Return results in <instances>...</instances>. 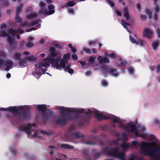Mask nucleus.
<instances>
[{"label": "nucleus", "instance_id": "nucleus-58", "mask_svg": "<svg viewBox=\"0 0 160 160\" xmlns=\"http://www.w3.org/2000/svg\"><path fill=\"white\" fill-rule=\"evenodd\" d=\"M156 7L155 8V11L156 13H158L159 11V8L158 4L155 5Z\"/></svg>", "mask_w": 160, "mask_h": 160}, {"label": "nucleus", "instance_id": "nucleus-46", "mask_svg": "<svg viewBox=\"0 0 160 160\" xmlns=\"http://www.w3.org/2000/svg\"><path fill=\"white\" fill-rule=\"evenodd\" d=\"M35 67L38 68H40L43 67L42 62H40L35 65Z\"/></svg>", "mask_w": 160, "mask_h": 160}, {"label": "nucleus", "instance_id": "nucleus-41", "mask_svg": "<svg viewBox=\"0 0 160 160\" xmlns=\"http://www.w3.org/2000/svg\"><path fill=\"white\" fill-rule=\"evenodd\" d=\"M26 46L28 48H31L33 46V44L31 41H29L26 43Z\"/></svg>", "mask_w": 160, "mask_h": 160}, {"label": "nucleus", "instance_id": "nucleus-13", "mask_svg": "<svg viewBox=\"0 0 160 160\" xmlns=\"http://www.w3.org/2000/svg\"><path fill=\"white\" fill-rule=\"evenodd\" d=\"M22 28L21 26H19V28H17L15 29H10L9 30L8 33L9 34L11 35L12 36H15L16 35V33L18 32L21 34H22L24 32V31L23 29H22L21 28Z\"/></svg>", "mask_w": 160, "mask_h": 160}, {"label": "nucleus", "instance_id": "nucleus-36", "mask_svg": "<svg viewBox=\"0 0 160 160\" xmlns=\"http://www.w3.org/2000/svg\"><path fill=\"white\" fill-rule=\"evenodd\" d=\"M8 35H7L5 30L1 29L0 30V36L2 37H4L7 36Z\"/></svg>", "mask_w": 160, "mask_h": 160}, {"label": "nucleus", "instance_id": "nucleus-30", "mask_svg": "<svg viewBox=\"0 0 160 160\" xmlns=\"http://www.w3.org/2000/svg\"><path fill=\"white\" fill-rule=\"evenodd\" d=\"M159 42L158 41L152 42V47L154 50H156L159 45Z\"/></svg>", "mask_w": 160, "mask_h": 160}, {"label": "nucleus", "instance_id": "nucleus-21", "mask_svg": "<svg viewBox=\"0 0 160 160\" xmlns=\"http://www.w3.org/2000/svg\"><path fill=\"white\" fill-rule=\"evenodd\" d=\"M76 2L74 0L70 1L67 2L66 3H65L62 6V8H67L68 7H73L76 5Z\"/></svg>", "mask_w": 160, "mask_h": 160}, {"label": "nucleus", "instance_id": "nucleus-15", "mask_svg": "<svg viewBox=\"0 0 160 160\" xmlns=\"http://www.w3.org/2000/svg\"><path fill=\"white\" fill-rule=\"evenodd\" d=\"M143 34L144 37L150 39L153 34V32L150 29L145 28L144 30Z\"/></svg>", "mask_w": 160, "mask_h": 160}, {"label": "nucleus", "instance_id": "nucleus-10", "mask_svg": "<svg viewBox=\"0 0 160 160\" xmlns=\"http://www.w3.org/2000/svg\"><path fill=\"white\" fill-rule=\"evenodd\" d=\"M7 41L9 45L11 46V50L14 49L16 47L17 42L15 41V39L12 38L9 35L7 36Z\"/></svg>", "mask_w": 160, "mask_h": 160}, {"label": "nucleus", "instance_id": "nucleus-44", "mask_svg": "<svg viewBox=\"0 0 160 160\" xmlns=\"http://www.w3.org/2000/svg\"><path fill=\"white\" fill-rule=\"evenodd\" d=\"M144 41L142 40H140L138 41H137L136 44L139 45L140 46H142L143 45Z\"/></svg>", "mask_w": 160, "mask_h": 160}, {"label": "nucleus", "instance_id": "nucleus-49", "mask_svg": "<svg viewBox=\"0 0 160 160\" xmlns=\"http://www.w3.org/2000/svg\"><path fill=\"white\" fill-rule=\"evenodd\" d=\"M40 21V19H38L34 21H32L31 25L32 26H33L37 24Z\"/></svg>", "mask_w": 160, "mask_h": 160}, {"label": "nucleus", "instance_id": "nucleus-52", "mask_svg": "<svg viewBox=\"0 0 160 160\" xmlns=\"http://www.w3.org/2000/svg\"><path fill=\"white\" fill-rule=\"evenodd\" d=\"M36 59V58L34 57L33 56H29L28 58V60L32 61H35Z\"/></svg>", "mask_w": 160, "mask_h": 160}, {"label": "nucleus", "instance_id": "nucleus-40", "mask_svg": "<svg viewBox=\"0 0 160 160\" xmlns=\"http://www.w3.org/2000/svg\"><path fill=\"white\" fill-rule=\"evenodd\" d=\"M15 20L18 23H21L22 19L19 17L18 14H16Z\"/></svg>", "mask_w": 160, "mask_h": 160}, {"label": "nucleus", "instance_id": "nucleus-9", "mask_svg": "<svg viewBox=\"0 0 160 160\" xmlns=\"http://www.w3.org/2000/svg\"><path fill=\"white\" fill-rule=\"evenodd\" d=\"M88 111L89 112H86L85 113V115H81V113H80L79 112H77L78 113L80 114L81 115V116H82L79 118L78 119H80V121L79 122L80 126H83L86 123H87V122H88V119L86 116V115H87L89 114V113H92V112L90 110V109H88Z\"/></svg>", "mask_w": 160, "mask_h": 160}, {"label": "nucleus", "instance_id": "nucleus-50", "mask_svg": "<svg viewBox=\"0 0 160 160\" xmlns=\"http://www.w3.org/2000/svg\"><path fill=\"white\" fill-rule=\"evenodd\" d=\"M34 132V134L32 135V137H38V138H42L41 137L38 136L37 135V130L36 129H34L33 130Z\"/></svg>", "mask_w": 160, "mask_h": 160}, {"label": "nucleus", "instance_id": "nucleus-62", "mask_svg": "<svg viewBox=\"0 0 160 160\" xmlns=\"http://www.w3.org/2000/svg\"><path fill=\"white\" fill-rule=\"evenodd\" d=\"M115 12L118 16H122L121 12L118 10H116Z\"/></svg>", "mask_w": 160, "mask_h": 160}, {"label": "nucleus", "instance_id": "nucleus-18", "mask_svg": "<svg viewBox=\"0 0 160 160\" xmlns=\"http://www.w3.org/2000/svg\"><path fill=\"white\" fill-rule=\"evenodd\" d=\"M98 60L100 64L102 63H108L110 62L109 59L107 58L104 57L102 58V57L100 56H98Z\"/></svg>", "mask_w": 160, "mask_h": 160}, {"label": "nucleus", "instance_id": "nucleus-11", "mask_svg": "<svg viewBox=\"0 0 160 160\" xmlns=\"http://www.w3.org/2000/svg\"><path fill=\"white\" fill-rule=\"evenodd\" d=\"M7 41L9 45L11 46V50L14 49L16 47L17 42L15 41V39L12 38L9 35L7 36Z\"/></svg>", "mask_w": 160, "mask_h": 160}, {"label": "nucleus", "instance_id": "nucleus-59", "mask_svg": "<svg viewBox=\"0 0 160 160\" xmlns=\"http://www.w3.org/2000/svg\"><path fill=\"white\" fill-rule=\"evenodd\" d=\"M6 56V54L3 51H0V57H4Z\"/></svg>", "mask_w": 160, "mask_h": 160}, {"label": "nucleus", "instance_id": "nucleus-37", "mask_svg": "<svg viewBox=\"0 0 160 160\" xmlns=\"http://www.w3.org/2000/svg\"><path fill=\"white\" fill-rule=\"evenodd\" d=\"M2 2V5L4 7L8 6L9 5V2L8 0H0Z\"/></svg>", "mask_w": 160, "mask_h": 160}, {"label": "nucleus", "instance_id": "nucleus-6", "mask_svg": "<svg viewBox=\"0 0 160 160\" xmlns=\"http://www.w3.org/2000/svg\"><path fill=\"white\" fill-rule=\"evenodd\" d=\"M54 6L53 5H50L48 6L49 11H48L46 8L44 7L41 8L40 10L39 11V13L42 14H45V15H51L53 14L55 12L54 10Z\"/></svg>", "mask_w": 160, "mask_h": 160}, {"label": "nucleus", "instance_id": "nucleus-27", "mask_svg": "<svg viewBox=\"0 0 160 160\" xmlns=\"http://www.w3.org/2000/svg\"><path fill=\"white\" fill-rule=\"evenodd\" d=\"M104 148H102L100 152H97L95 153V154L94 155V157L95 158H98L99 157L102 155H107V153L102 152V150Z\"/></svg>", "mask_w": 160, "mask_h": 160}, {"label": "nucleus", "instance_id": "nucleus-55", "mask_svg": "<svg viewBox=\"0 0 160 160\" xmlns=\"http://www.w3.org/2000/svg\"><path fill=\"white\" fill-rule=\"evenodd\" d=\"M63 58L67 59L68 61L70 58V55L69 54H66L63 55Z\"/></svg>", "mask_w": 160, "mask_h": 160}, {"label": "nucleus", "instance_id": "nucleus-38", "mask_svg": "<svg viewBox=\"0 0 160 160\" xmlns=\"http://www.w3.org/2000/svg\"><path fill=\"white\" fill-rule=\"evenodd\" d=\"M37 17V15L36 13H32L30 14H28L27 15L26 18L28 19H31L34 17Z\"/></svg>", "mask_w": 160, "mask_h": 160}, {"label": "nucleus", "instance_id": "nucleus-24", "mask_svg": "<svg viewBox=\"0 0 160 160\" xmlns=\"http://www.w3.org/2000/svg\"><path fill=\"white\" fill-rule=\"evenodd\" d=\"M61 147L62 148L67 149H72L74 148L73 146L65 143L62 144Z\"/></svg>", "mask_w": 160, "mask_h": 160}, {"label": "nucleus", "instance_id": "nucleus-51", "mask_svg": "<svg viewBox=\"0 0 160 160\" xmlns=\"http://www.w3.org/2000/svg\"><path fill=\"white\" fill-rule=\"evenodd\" d=\"M148 138L150 141H152L156 139V137L153 135H150L148 136Z\"/></svg>", "mask_w": 160, "mask_h": 160}, {"label": "nucleus", "instance_id": "nucleus-42", "mask_svg": "<svg viewBox=\"0 0 160 160\" xmlns=\"http://www.w3.org/2000/svg\"><path fill=\"white\" fill-rule=\"evenodd\" d=\"M119 61L120 62L121 66H124L127 63V62L126 61L122 60L121 58H120Z\"/></svg>", "mask_w": 160, "mask_h": 160}, {"label": "nucleus", "instance_id": "nucleus-23", "mask_svg": "<svg viewBox=\"0 0 160 160\" xmlns=\"http://www.w3.org/2000/svg\"><path fill=\"white\" fill-rule=\"evenodd\" d=\"M47 111L46 112L45 117L48 116V119L50 117H53L54 116V112L50 110V109H47Z\"/></svg>", "mask_w": 160, "mask_h": 160}, {"label": "nucleus", "instance_id": "nucleus-22", "mask_svg": "<svg viewBox=\"0 0 160 160\" xmlns=\"http://www.w3.org/2000/svg\"><path fill=\"white\" fill-rule=\"evenodd\" d=\"M71 137L73 139H78L81 138L83 137V136L80 134L79 132H76L72 133L71 134Z\"/></svg>", "mask_w": 160, "mask_h": 160}, {"label": "nucleus", "instance_id": "nucleus-31", "mask_svg": "<svg viewBox=\"0 0 160 160\" xmlns=\"http://www.w3.org/2000/svg\"><path fill=\"white\" fill-rule=\"evenodd\" d=\"M118 126L119 128L125 129L126 131H128V127L126 126L122 122H121L118 124Z\"/></svg>", "mask_w": 160, "mask_h": 160}, {"label": "nucleus", "instance_id": "nucleus-53", "mask_svg": "<svg viewBox=\"0 0 160 160\" xmlns=\"http://www.w3.org/2000/svg\"><path fill=\"white\" fill-rule=\"evenodd\" d=\"M129 38L130 41L132 43H136L137 41L133 38L132 36L130 35L129 36Z\"/></svg>", "mask_w": 160, "mask_h": 160}, {"label": "nucleus", "instance_id": "nucleus-26", "mask_svg": "<svg viewBox=\"0 0 160 160\" xmlns=\"http://www.w3.org/2000/svg\"><path fill=\"white\" fill-rule=\"evenodd\" d=\"M124 12V16L125 17L127 20H129V12L127 8H124L123 9Z\"/></svg>", "mask_w": 160, "mask_h": 160}, {"label": "nucleus", "instance_id": "nucleus-20", "mask_svg": "<svg viewBox=\"0 0 160 160\" xmlns=\"http://www.w3.org/2000/svg\"><path fill=\"white\" fill-rule=\"evenodd\" d=\"M49 51L50 53V57L52 58H55L57 55V52L56 51L55 48L54 47L49 48Z\"/></svg>", "mask_w": 160, "mask_h": 160}, {"label": "nucleus", "instance_id": "nucleus-12", "mask_svg": "<svg viewBox=\"0 0 160 160\" xmlns=\"http://www.w3.org/2000/svg\"><path fill=\"white\" fill-rule=\"evenodd\" d=\"M50 58L49 59V61L50 63L53 64V65L57 69L61 70H62V68H61L60 65L58 64L59 58Z\"/></svg>", "mask_w": 160, "mask_h": 160}, {"label": "nucleus", "instance_id": "nucleus-61", "mask_svg": "<svg viewBox=\"0 0 160 160\" xmlns=\"http://www.w3.org/2000/svg\"><path fill=\"white\" fill-rule=\"evenodd\" d=\"M1 29L5 30L6 29V25L5 24L3 23L0 25Z\"/></svg>", "mask_w": 160, "mask_h": 160}, {"label": "nucleus", "instance_id": "nucleus-7", "mask_svg": "<svg viewBox=\"0 0 160 160\" xmlns=\"http://www.w3.org/2000/svg\"><path fill=\"white\" fill-rule=\"evenodd\" d=\"M103 72L105 75L106 76L108 72L113 76L117 77L118 75V74L116 69L111 68L108 69V67L107 66H104L102 67Z\"/></svg>", "mask_w": 160, "mask_h": 160}, {"label": "nucleus", "instance_id": "nucleus-32", "mask_svg": "<svg viewBox=\"0 0 160 160\" xmlns=\"http://www.w3.org/2000/svg\"><path fill=\"white\" fill-rule=\"evenodd\" d=\"M96 57L93 56H90L89 58L88 62L90 64H93L94 63Z\"/></svg>", "mask_w": 160, "mask_h": 160}, {"label": "nucleus", "instance_id": "nucleus-5", "mask_svg": "<svg viewBox=\"0 0 160 160\" xmlns=\"http://www.w3.org/2000/svg\"><path fill=\"white\" fill-rule=\"evenodd\" d=\"M18 110V108L17 107ZM18 115V118L20 120H26L30 118L31 111L30 109L27 107V108L23 111H20L18 112L15 113Z\"/></svg>", "mask_w": 160, "mask_h": 160}, {"label": "nucleus", "instance_id": "nucleus-45", "mask_svg": "<svg viewBox=\"0 0 160 160\" xmlns=\"http://www.w3.org/2000/svg\"><path fill=\"white\" fill-rule=\"evenodd\" d=\"M101 83V85L104 87L107 86L108 85L107 82L104 79L102 80Z\"/></svg>", "mask_w": 160, "mask_h": 160}, {"label": "nucleus", "instance_id": "nucleus-63", "mask_svg": "<svg viewBox=\"0 0 160 160\" xmlns=\"http://www.w3.org/2000/svg\"><path fill=\"white\" fill-rule=\"evenodd\" d=\"M97 41L96 40L91 41L89 42V46H90L92 44H94L96 43Z\"/></svg>", "mask_w": 160, "mask_h": 160}, {"label": "nucleus", "instance_id": "nucleus-43", "mask_svg": "<svg viewBox=\"0 0 160 160\" xmlns=\"http://www.w3.org/2000/svg\"><path fill=\"white\" fill-rule=\"evenodd\" d=\"M13 155H16L17 152V151L16 150V148L14 147H12L10 149Z\"/></svg>", "mask_w": 160, "mask_h": 160}, {"label": "nucleus", "instance_id": "nucleus-56", "mask_svg": "<svg viewBox=\"0 0 160 160\" xmlns=\"http://www.w3.org/2000/svg\"><path fill=\"white\" fill-rule=\"evenodd\" d=\"M84 143L88 145H94L96 144L95 142H91L89 141H86L84 142Z\"/></svg>", "mask_w": 160, "mask_h": 160}, {"label": "nucleus", "instance_id": "nucleus-33", "mask_svg": "<svg viewBox=\"0 0 160 160\" xmlns=\"http://www.w3.org/2000/svg\"><path fill=\"white\" fill-rule=\"evenodd\" d=\"M121 21L122 24V26L124 27V28L126 29H127V26H129L130 25L129 23L126 22L123 19H122Z\"/></svg>", "mask_w": 160, "mask_h": 160}, {"label": "nucleus", "instance_id": "nucleus-57", "mask_svg": "<svg viewBox=\"0 0 160 160\" xmlns=\"http://www.w3.org/2000/svg\"><path fill=\"white\" fill-rule=\"evenodd\" d=\"M60 66L61 67V68H64L65 67H66V63L64 62H63L62 61H60Z\"/></svg>", "mask_w": 160, "mask_h": 160}, {"label": "nucleus", "instance_id": "nucleus-3", "mask_svg": "<svg viewBox=\"0 0 160 160\" xmlns=\"http://www.w3.org/2000/svg\"><path fill=\"white\" fill-rule=\"evenodd\" d=\"M102 152L107 153V155L116 157L120 160H126V153L123 151L119 152L118 147L112 148L107 146L104 148Z\"/></svg>", "mask_w": 160, "mask_h": 160}, {"label": "nucleus", "instance_id": "nucleus-39", "mask_svg": "<svg viewBox=\"0 0 160 160\" xmlns=\"http://www.w3.org/2000/svg\"><path fill=\"white\" fill-rule=\"evenodd\" d=\"M121 147L123 148L124 149H126L128 148L130 145L129 144V143H127V144H121L120 145Z\"/></svg>", "mask_w": 160, "mask_h": 160}, {"label": "nucleus", "instance_id": "nucleus-16", "mask_svg": "<svg viewBox=\"0 0 160 160\" xmlns=\"http://www.w3.org/2000/svg\"><path fill=\"white\" fill-rule=\"evenodd\" d=\"M127 127H128V131H127L130 132H135L137 130V127L136 125L133 124V122H130L127 124Z\"/></svg>", "mask_w": 160, "mask_h": 160}, {"label": "nucleus", "instance_id": "nucleus-19", "mask_svg": "<svg viewBox=\"0 0 160 160\" xmlns=\"http://www.w3.org/2000/svg\"><path fill=\"white\" fill-rule=\"evenodd\" d=\"M32 124L30 123L28 124L26 126H21L18 128V130L22 131H26L28 129H30Z\"/></svg>", "mask_w": 160, "mask_h": 160}, {"label": "nucleus", "instance_id": "nucleus-54", "mask_svg": "<svg viewBox=\"0 0 160 160\" xmlns=\"http://www.w3.org/2000/svg\"><path fill=\"white\" fill-rule=\"evenodd\" d=\"M108 56L113 58H115L116 57V55L114 52H112L109 54Z\"/></svg>", "mask_w": 160, "mask_h": 160}, {"label": "nucleus", "instance_id": "nucleus-47", "mask_svg": "<svg viewBox=\"0 0 160 160\" xmlns=\"http://www.w3.org/2000/svg\"><path fill=\"white\" fill-rule=\"evenodd\" d=\"M83 50L88 54H91V50L86 48L84 47L83 48Z\"/></svg>", "mask_w": 160, "mask_h": 160}, {"label": "nucleus", "instance_id": "nucleus-2", "mask_svg": "<svg viewBox=\"0 0 160 160\" xmlns=\"http://www.w3.org/2000/svg\"><path fill=\"white\" fill-rule=\"evenodd\" d=\"M157 143L153 142L151 143L142 141L140 145L142 153L144 155H148L153 158V160H160L159 156H157L155 152H157L158 149L153 148L152 147L157 146Z\"/></svg>", "mask_w": 160, "mask_h": 160}, {"label": "nucleus", "instance_id": "nucleus-35", "mask_svg": "<svg viewBox=\"0 0 160 160\" xmlns=\"http://www.w3.org/2000/svg\"><path fill=\"white\" fill-rule=\"evenodd\" d=\"M23 5L22 4H21L19 5V7L17 8V9H16V14H18L19 15V13L22 10V9L23 7Z\"/></svg>", "mask_w": 160, "mask_h": 160}, {"label": "nucleus", "instance_id": "nucleus-1", "mask_svg": "<svg viewBox=\"0 0 160 160\" xmlns=\"http://www.w3.org/2000/svg\"><path fill=\"white\" fill-rule=\"evenodd\" d=\"M58 109L60 110V112L62 116L60 118H57L55 121L56 123L61 125H66L68 122L76 120L79 118L81 115L77 112L83 113L84 112L83 108H71L64 107H58Z\"/></svg>", "mask_w": 160, "mask_h": 160}, {"label": "nucleus", "instance_id": "nucleus-25", "mask_svg": "<svg viewBox=\"0 0 160 160\" xmlns=\"http://www.w3.org/2000/svg\"><path fill=\"white\" fill-rule=\"evenodd\" d=\"M18 64L21 67L24 68L27 65V63L25 61V59L21 60L19 61Z\"/></svg>", "mask_w": 160, "mask_h": 160}, {"label": "nucleus", "instance_id": "nucleus-14", "mask_svg": "<svg viewBox=\"0 0 160 160\" xmlns=\"http://www.w3.org/2000/svg\"><path fill=\"white\" fill-rule=\"evenodd\" d=\"M0 110L4 111H8L11 112L13 113L18 112V109L16 106H10L8 108H0ZM1 113L0 112V117H1Z\"/></svg>", "mask_w": 160, "mask_h": 160}, {"label": "nucleus", "instance_id": "nucleus-17", "mask_svg": "<svg viewBox=\"0 0 160 160\" xmlns=\"http://www.w3.org/2000/svg\"><path fill=\"white\" fill-rule=\"evenodd\" d=\"M13 64V62L12 61L9 60L7 61L5 63V65H6V67L5 68L4 70L6 71H9L12 67Z\"/></svg>", "mask_w": 160, "mask_h": 160}, {"label": "nucleus", "instance_id": "nucleus-8", "mask_svg": "<svg viewBox=\"0 0 160 160\" xmlns=\"http://www.w3.org/2000/svg\"><path fill=\"white\" fill-rule=\"evenodd\" d=\"M37 109L42 112V118L43 122L46 121L48 119V116L45 117L46 111L47 110L46 105L45 104L38 105H37Z\"/></svg>", "mask_w": 160, "mask_h": 160}, {"label": "nucleus", "instance_id": "nucleus-64", "mask_svg": "<svg viewBox=\"0 0 160 160\" xmlns=\"http://www.w3.org/2000/svg\"><path fill=\"white\" fill-rule=\"evenodd\" d=\"M160 72V64L158 65L156 68V72L158 73Z\"/></svg>", "mask_w": 160, "mask_h": 160}, {"label": "nucleus", "instance_id": "nucleus-48", "mask_svg": "<svg viewBox=\"0 0 160 160\" xmlns=\"http://www.w3.org/2000/svg\"><path fill=\"white\" fill-rule=\"evenodd\" d=\"M128 70L129 72L131 74H133L134 71V69L131 67L128 68Z\"/></svg>", "mask_w": 160, "mask_h": 160}, {"label": "nucleus", "instance_id": "nucleus-29", "mask_svg": "<svg viewBox=\"0 0 160 160\" xmlns=\"http://www.w3.org/2000/svg\"><path fill=\"white\" fill-rule=\"evenodd\" d=\"M122 138H119L118 140L122 141L123 142H126L128 140L127 137V135L125 132H123L122 133Z\"/></svg>", "mask_w": 160, "mask_h": 160}, {"label": "nucleus", "instance_id": "nucleus-28", "mask_svg": "<svg viewBox=\"0 0 160 160\" xmlns=\"http://www.w3.org/2000/svg\"><path fill=\"white\" fill-rule=\"evenodd\" d=\"M14 58L18 61L20 60L21 57V55L20 53L16 52L13 54Z\"/></svg>", "mask_w": 160, "mask_h": 160}, {"label": "nucleus", "instance_id": "nucleus-34", "mask_svg": "<svg viewBox=\"0 0 160 160\" xmlns=\"http://www.w3.org/2000/svg\"><path fill=\"white\" fill-rule=\"evenodd\" d=\"M33 75L36 78H37V79H38L41 76L42 73L40 72H35L33 73Z\"/></svg>", "mask_w": 160, "mask_h": 160}, {"label": "nucleus", "instance_id": "nucleus-60", "mask_svg": "<svg viewBox=\"0 0 160 160\" xmlns=\"http://www.w3.org/2000/svg\"><path fill=\"white\" fill-rule=\"evenodd\" d=\"M43 67H46L50 66L49 63L47 62H44L42 63Z\"/></svg>", "mask_w": 160, "mask_h": 160}, {"label": "nucleus", "instance_id": "nucleus-4", "mask_svg": "<svg viewBox=\"0 0 160 160\" xmlns=\"http://www.w3.org/2000/svg\"><path fill=\"white\" fill-rule=\"evenodd\" d=\"M95 117L98 121H102L103 120L109 119L113 122H118L120 118L114 115H110L107 116L102 113H100L98 111H95Z\"/></svg>", "mask_w": 160, "mask_h": 160}]
</instances>
